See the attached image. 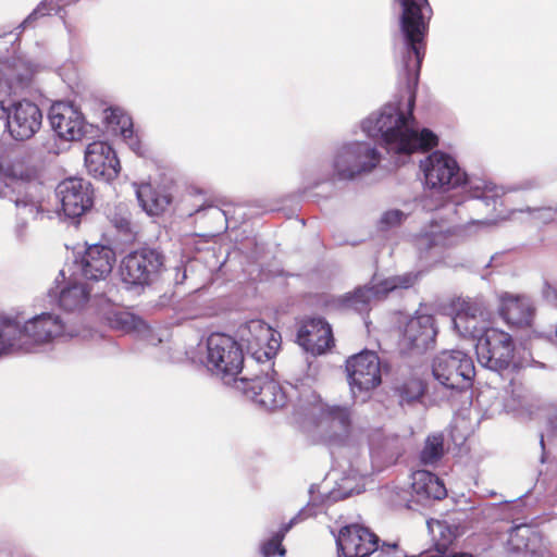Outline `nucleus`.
<instances>
[{
  "mask_svg": "<svg viewBox=\"0 0 557 557\" xmlns=\"http://www.w3.org/2000/svg\"><path fill=\"white\" fill-rule=\"evenodd\" d=\"M201 212H207L209 216L215 220H226L225 213L218 207L214 206H208V207H201L198 210H196V214H200Z\"/></svg>",
  "mask_w": 557,
  "mask_h": 557,
  "instance_id": "nucleus-45",
  "label": "nucleus"
},
{
  "mask_svg": "<svg viewBox=\"0 0 557 557\" xmlns=\"http://www.w3.org/2000/svg\"><path fill=\"white\" fill-rule=\"evenodd\" d=\"M377 543L379 537L360 524L345 525L336 537L339 557H368L377 550Z\"/></svg>",
  "mask_w": 557,
  "mask_h": 557,
  "instance_id": "nucleus-18",
  "label": "nucleus"
},
{
  "mask_svg": "<svg viewBox=\"0 0 557 557\" xmlns=\"http://www.w3.org/2000/svg\"><path fill=\"white\" fill-rule=\"evenodd\" d=\"M432 373L447 389L470 386L475 375L472 358L461 350H443L433 360Z\"/></svg>",
  "mask_w": 557,
  "mask_h": 557,
  "instance_id": "nucleus-8",
  "label": "nucleus"
},
{
  "mask_svg": "<svg viewBox=\"0 0 557 557\" xmlns=\"http://www.w3.org/2000/svg\"><path fill=\"white\" fill-rule=\"evenodd\" d=\"M61 0H44L20 25V28H25L30 25L39 16L49 15L52 12H58L61 8Z\"/></svg>",
  "mask_w": 557,
  "mask_h": 557,
  "instance_id": "nucleus-36",
  "label": "nucleus"
},
{
  "mask_svg": "<svg viewBox=\"0 0 557 557\" xmlns=\"http://www.w3.org/2000/svg\"><path fill=\"white\" fill-rule=\"evenodd\" d=\"M356 471H357V473H358L360 476H363V475H366V474H367L366 469H364V470H362V469H359V468H358Z\"/></svg>",
  "mask_w": 557,
  "mask_h": 557,
  "instance_id": "nucleus-50",
  "label": "nucleus"
},
{
  "mask_svg": "<svg viewBox=\"0 0 557 557\" xmlns=\"http://www.w3.org/2000/svg\"><path fill=\"white\" fill-rule=\"evenodd\" d=\"M536 185H537L536 182L532 181V182H529L528 185L521 186L520 188H532V187H534Z\"/></svg>",
  "mask_w": 557,
  "mask_h": 557,
  "instance_id": "nucleus-49",
  "label": "nucleus"
},
{
  "mask_svg": "<svg viewBox=\"0 0 557 557\" xmlns=\"http://www.w3.org/2000/svg\"><path fill=\"white\" fill-rule=\"evenodd\" d=\"M11 92L12 86L9 85L8 81L0 78V119L5 117L8 107L10 106V102H13Z\"/></svg>",
  "mask_w": 557,
  "mask_h": 557,
  "instance_id": "nucleus-40",
  "label": "nucleus"
},
{
  "mask_svg": "<svg viewBox=\"0 0 557 557\" xmlns=\"http://www.w3.org/2000/svg\"><path fill=\"white\" fill-rule=\"evenodd\" d=\"M447 557H473V556L471 554H469V553L460 552V553L450 554Z\"/></svg>",
  "mask_w": 557,
  "mask_h": 557,
  "instance_id": "nucleus-47",
  "label": "nucleus"
},
{
  "mask_svg": "<svg viewBox=\"0 0 557 557\" xmlns=\"http://www.w3.org/2000/svg\"><path fill=\"white\" fill-rule=\"evenodd\" d=\"M380 161V152L370 143H346L334 153L332 160L333 177L338 181H354L371 173Z\"/></svg>",
  "mask_w": 557,
  "mask_h": 557,
  "instance_id": "nucleus-5",
  "label": "nucleus"
},
{
  "mask_svg": "<svg viewBox=\"0 0 557 557\" xmlns=\"http://www.w3.org/2000/svg\"><path fill=\"white\" fill-rule=\"evenodd\" d=\"M492 317V311L482 298H468L458 304L451 322L460 336L479 341L493 329L490 326Z\"/></svg>",
  "mask_w": 557,
  "mask_h": 557,
  "instance_id": "nucleus-12",
  "label": "nucleus"
},
{
  "mask_svg": "<svg viewBox=\"0 0 557 557\" xmlns=\"http://www.w3.org/2000/svg\"><path fill=\"white\" fill-rule=\"evenodd\" d=\"M129 145H131L133 150L138 152L139 144L137 141H132Z\"/></svg>",
  "mask_w": 557,
  "mask_h": 557,
  "instance_id": "nucleus-48",
  "label": "nucleus"
},
{
  "mask_svg": "<svg viewBox=\"0 0 557 557\" xmlns=\"http://www.w3.org/2000/svg\"><path fill=\"white\" fill-rule=\"evenodd\" d=\"M115 263L114 251L103 245H91L75 261L74 275L79 274L88 281L106 280Z\"/></svg>",
  "mask_w": 557,
  "mask_h": 557,
  "instance_id": "nucleus-17",
  "label": "nucleus"
},
{
  "mask_svg": "<svg viewBox=\"0 0 557 557\" xmlns=\"http://www.w3.org/2000/svg\"><path fill=\"white\" fill-rule=\"evenodd\" d=\"M49 122L57 135L65 140H79L85 134L87 125L84 116L70 102L58 101L50 107Z\"/></svg>",
  "mask_w": 557,
  "mask_h": 557,
  "instance_id": "nucleus-19",
  "label": "nucleus"
},
{
  "mask_svg": "<svg viewBox=\"0 0 557 557\" xmlns=\"http://www.w3.org/2000/svg\"><path fill=\"white\" fill-rule=\"evenodd\" d=\"M42 124L39 107L29 100L10 102L5 115V127L9 135L17 141L34 137Z\"/></svg>",
  "mask_w": 557,
  "mask_h": 557,
  "instance_id": "nucleus-13",
  "label": "nucleus"
},
{
  "mask_svg": "<svg viewBox=\"0 0 557 557\" xmlns=\"http://www.w3.org/2000/svg\"><path fill=\"white\" fill-rule=\"evenodd\" d=\"M63 336H74L58 314L44 312L21 323L0 318V356L13 351H30L28 343H48Z\"/></svg>",
  "mask_w": 557,
  "mask_h": 557,
  "instance_id": "nucleus-3",
  "label": "nucleus"
},
{
  "mask_svg": "<svg viewBox=\"0 0 557 557\" xmlns=\"http://www.w3.org/2000/svg\"><path fill=\"white\" fill-rule=\"evenodd\" d=\"M0 147V198L14 203L17 214L24 221L36 219L40 211V200L28 191L38 171L24 154L5 157Z\"/></svg>",
  "mask_w": 557,
  "mask_h": 557,
  "instance_id": "nucleus-2",
  "label": "nucleus"
},
{
  "mask_svg": "<svg viewBox=\"0 0 557 557\" xmlns=\"http://www.w3.org/2000/svg\"><path fill=\"white\" fill-rule=\"evenodd\" d=\"M498 219H505L504 216H502L500 214H496L495 216L493 218H485V219H470L468 222H467V226L466 228L469 230L470 226H473V225H476V226H480V227H487V226H491L493 225Z\"/></svg>",
  "mask_w": 557,
  "mask_h": 557,
  "instance_id": "nucleus-44",
  "label": "nucleus"
},
{
  "mask_svg": "<svg viewBox=\"0 0 557 557\" xmlns=\"http://www.w3.org/2000/svg\"><path fill=\"white\" fill-rule=\"evenodd\" d=\"M541 461L544 462V453L542 454Z\"/></svg>",
  "mask_w": 557,
  "mask_h": 557,
  "instance_id": "nucleus-52",
  "label": "nucleus"
},
{
  "mask_svg": "<svg viewBox=\"0 0 557 557\" xmlns=\"http://www.w3.org/2000/svg\"><path fill=\"white\" fill-rule=\"evenodd\" d=\"M397 548L396 544H384L381 548L380 555H389L391 553H394Z\"/></svg>",
  "mask_w": 557,
  "mask_h": 557,
  "instance_id": "nucleus-46",
  "label": "nucleus"
},
{
  "mask_svg": "<svg viewBox=\"0 0 557 557\" xmlns=\"http://www.w3.org/2000/svg\"><path fill=\"white\" fill-rule=\"evenodd\" d=\"M508 547L511 552H528L531 557H545L548 548L542 535L529 525H517L511 529L508 537Z\"/></svg>",
  "mask_w": 557,
  "mask_h": 557,
  "instance_id": "nucleus-26",
  "label": "nucleus"
},
{
  "mask_svg": "<svg viewBox=\"0 0 557 557\" xmlns=\"http://www.w3.org/2000/svg\"><path fill=\"white\" fill-rule=\"evenodd\" d=\"M312 437L331 446L349 443L352 413L348 406L320 404Z\"/></svg>",
  "mask_w": 557,
  "mask_h": 557,
  "instance_id": "nucleus-6",
  "label": "nucleus"
},
{
  "mask_svg": "<svg viewBox=\"0 0 557 557\" xmlns=\"http://www.w3.org/2000/svg\"><path fill=\"white\" fill-rule=\"evenodd\" d=\"M423 394V387L420 381H410L401 389V399L412 401L418 399Z\"/></svg>",
  "mask_w": 557,
  "mask_h": 557,
  "instance_id": "nucleus-42",
  "label": "nucleus"
},
{
  "mask_svg": "<svg viewBox=\"0 0 557 557\" xmlns=\"http://www.w3.org/2000/svg\"><path fill=\"white\" fill-rule=\"evenodd\" d=\"M471 189V199L461 206V209L474 211L485 209L486 212H495L497 206L502 205L499 188L496 186L476 184Z\"/></svg>",
  "mask_w": 557,
  "mask_h": 557,
  "instance_id": "nucleus-28",
  "label": "nucleus"
},
{
  "mask_svg": "<svg viewBox=\"0 0 557 557\" xmlns=\"http://www.w3.org/2000/svg\"><path fill=\"white\" fill-rule=\"evenodd\" d=\"M406 215L398 209L388 210L381 216L380 223L383 228L395 227L399 225Z\"/></svg>",
  "mask_w": 557,
  "mask_h": 557,
  "instance_id": "nucleus-41",
  "label": "nucleus"
},
{
  "mask_svg": "<svg viewBox=\"0 0 557 557\" xmlns=\"http://www.w3.org/2000/svg\"><path fill=\"white\" fill-rule=\"evenodd\" d=\"M207 369L225 386L240 389L244 384V351L240 344L225 333H212L207 338Z\"/></svg>",
  "mask_w": 557,
  "mask_h": 557,
  "instance_id": "nucleus-4",
  "label": "nucleus"
},
{
  "mask_svg": "<svg viewBox=\"0 0 557 557\" xmlns=\"http://www.w3.org/2000/svg\"><path fill=\"white\" fill-rule=\"evenodd\" d=\"M540 444L542 446V449L544 450V436L541 435Z\"/></svg>",
  "mask_w": 557,
  "mask_h": 557,
  "instance_id": "nucleus-51",
  "label": "nucleus"
},
{
  "mask_svg": "<svg viewBox=\"0 0 557 557\" xmlns=\"http://www.w3.org/2000/svg\"><path fill=\"white\" fill-rule=\"evenodd\" d=\"M421 557H434V556H421Z\"/></svg>",
  "mask_w": 557,
  "mask_h": 557,
  "instance_id": "nucleus-53",
  "label": "nucleus"
},
{
  "mask_svg": "<svg viewBox=\"0 0 557 557\" xmlns=\"http://www.w3.org/2000/svg\"><path fill=\"white\" fill-rule=\"evenodd\" d=\"M143 324V321L128 312H117L114 314L112 325L124 332H129Z\"/></svg>",
  "mask_w": 557,
  "mask_h": 557,
  "instance_id": "nucleus-37",
  "label": "nucleus"
},
{
  "mask_svg": "<svg viewBox=\"0 0 557 557\" xmlns=\"http://www.w3.org/2000/svg\"><path fill=\"white\" fill-rule=\"evenodd\" d=\"M108 219L115 230L124 235L126 239L133 237V225L131 222V213L125 205L115 206L108 212Z\"/></svg>",
  "mask_w": 557,
  "mask_h": 557,
  "instance_id": "nucleus-33",
  "label": "nucleus"
},
{
  "mask_svg": "<svg viewBox=\"0 0 557 557\" xmlns=\"http://www.w3.org/2000/svg\"><path fill=\"white\" fill-rule=\"evenodd\" d=\"M55 193L69 219H78L92 207L91 184L83 178L70 177L62 181L58 184Z\"/></svg>",
  "mask_w": 557,
  "mask_h": 557,
  "instance_id": "nucleus-16",
  "label": "nucleus"
},
{
  "mask_svg": "<svg viewBox=\"0 0 557 557\" xmlns=\"http://www.w3.org/2000/svg\"><path fill=\"white\" fill-rule=\"evenodd\" d=\"M281 347V335L260 319L246 320V369L257 364L271 368V360Z\"/></svg>",
  "mask_w": 557,
  "mask_h": 557,
  "instance_id": "nucleus-9",
  "label": "nucleus"
},
{
  "mask_svg": "<svg viewBox=\"0 0 557 557\" xmlns=\"http://www.w3.org/2000/svg\"><path fill=\"white\" fill-rule=\"evenodd\" d=\"M361 490L358 488L357 485L351 484V480L349 478H344L338 488L330 492L327 499L331 502H337L346 497H349L354 493L359 494Z\"/></svg>",
  "mask_w": 557,
  "mask_h": 557,
  "instance_id": "nucleus-38",
  "label": "nucleus"
},
{
  "mask_svg": "<svg viewBox=\"0 0 557 557\" xmlns=\"http://www.w3.org/2000/svg\"><path fill=\"white\" fill-rule=\"evenodd\" d=\"M412 492L418 502L426 499H443L447 495V490L443 481L435 474L419 470L412 474Z\"/></svg>",
  "mask_w": 557,
  "mask_h": 557,
  "instance_id": "nucleus-27",
  "label": "nucleus"
},
{
  "mask_svg": "<svg viewBox=\"0 0 557 557\" xmlns=\"http://www.w3.org/2000/svg\"><path fill=\"white\" fill-rule=\"evenodd\" d=\"M139 205L149 215H159L171 203V197L163 190L154 189L150 184H143L136 190Z\"/></svg>",
  "mask_w": 557,
  "mask_h": 557,
  "instance_id": "nucleus-29",
  "label": "nucleus"
},
{
  "mask_svg": "<svg viewBox=\"0 0 557 557\" xmlns=\"http://www.w3.org/2000/svg\"><path fill=\"white\" fill-rule=\"evenodd\" d=\"M85 165L90 175L104 181L114 180L120 172V161L115 152L103 141H94L87 146Z\"/></svg>",
  "mask_w": 557,
  "mask_h": 557,
  "instance_id": "nucleus-20",
  "label": "nucleus"
},
{
  "mask_svg": "<svg viewBox=\"0 0 557 557\" xmlns=\"http://www.w3.org/2000/svg\"><path fill=\"white\" fill-rule=\"evenodd\" d=\"M454 234L449 227L435 223L429 230L418 236L417 245L420 250H429L437 247H447L454 243Z\"/></svg>",
  "mask_w": 557,
  "mask_h": 557,
  "instance_id": "nucleus-30",
  "label": "nucleus"
},
{
  "mask_svg": "<svg viewBox=\"0 0 557 557\" xmlns=\"http://www.w3.org/2000/svg\"><path fill=\"white\" fill-rule=\"evenodd\" d=\"M13 72L8 74L4 81H8L9 85L13 88L24 87L26 86L33 76V69L28 65L23 66L22 71H16V69H13Z\"/></svg>",
  "mask_w": 557,
  "mask_h": 557,
  "instance_id": "nucleus-39",
  "label": "nucleus"
},
{
  "mask_svg": "<svg viewBox=\"0 0 557 557\" xmlns=\"http://www.w3.org/2000/svg\"><path fill=\"white\" fill-rule=\"evenodd\" d=\"M443 437L440 435L429 436L421 451V461L424 465H433L443 456Z\"/></svg>",
  "mask_w": 557,
  "mask_h": 557,
  "instance_id": "nucleus-35",
  "label": "nucleus"
},
{
  "mask_svg": "<svg viewBox=\"0 0 557 557\" xmlns=\"http://www.w3.org/2000/svg\"><path fill=\"white\" fill-rule=\"evenodd\" d=\"M403 7L400 17V53L401 69L399 77L405 79L409 92L408 113L398 104H385L379 113L370 116H412L414 106V88L418 84L420 66L424 57V36L431 17V7L428 0H399Z\"/></svg>",
  "mask_w": 557,
  "mask_h": 557,
  "instance_id": "nucleus-1",
  "label": "nucleus"
},
{
  "mask_svg": "<svg viewBox=\"0 0 557 557\" xmlns=\"http://www.w3.org/2000/svg\"><path fill=\"white\" fill-rule=\"evenodd\" d=\"M436 333L433 315L417 314L407 321L401 344L408 350L422 352L434 343Z\"/></svg>",
  "mask_w": 557,
  "mask_h": 557,
  "instance_id": "nucleus-22",
  "label": "nucleus"
},
{
  "mask_svg": "<svg viewBox=\"0 0 557 557\" xmlns=\"http://www.w3.org/2000/svg\"><path fill=\"white\" fill-rule=\"evenodd\" d=\"M426 524L438 553H444L458 535V528L446 521L430 519Z\"/></svg>",
  "mask_w": 557,
  "mask_h": 557,
  "instance_id": "nucleus-32",
  "label": "nucleus"
},
{
  "mask_svg": "<svg viewBox=\"0 0 557 557\" xmlns=\"http://www.w3.org/2000/svg\"><path fill=\"white\" fill-rule=\"evenodd\" d=\"M499 315L512 327H527L532 324L534 307L527 296L504 293L499 296Z\"/></svg>",
  "mask_w": 557,
  "mask_h": 557,
  "instance_id": "nucleus-23",
  "label": "nucleus"
},
{
  "mask_svg": "<svg viewBox=\"0 0 557 557\" xmlns=\"http://www.w3.org/2000/svg\"><path fill=\"white\" fill-rule=\"evenodd\" d=\"M527 210L533 219L544 223L553 221L556 216V209L553 207L528 208Z\"/></svg>",
  "mask_w": 557,
  "mask_h": 557,
  "instance_id": "nucleus-43",
  "label": "nucleus"
},
{
  "mask_svg": "<svg viewBox=\"0 0 557 557\" xmlns=\"http://www.w3.org/2000/svg\"><path fill=\"white\" fill-rule=\"evenodd\" d=\"M268 370L267 368L262 369V374L255 379L246 377V398H250L255 405L261 408L274 410L285 405L286 397L281 386L269 380Z\"/></svg>",
  "mask_w": 557,
  "mask_h": 557,
  "instance_id": "nucleus-21",
  "label": "nucleus"
},
{
  "mask_svg": "<svg viewBox=\"0 0 557 557\" xmlns=\"http://www.w3.org/2000/svg\"><path fill=\"white\" fill-rule=\"evenodd\" d=\"M306 510L299 511L295 517H293L288 523L283 524L278 531H276L270 539L265 540L260 547V552L262 557H274L281 556L284 557L286 554V549L282 545V542L287 534V532L299 521L304 520V515Z\"/></svg>",
  "mask_w": 557,
  "mask_h": 557,
  "instance_id": "nucleus-31",
  "label": "nucleus"
},
{
  "mask_svg": "<svg viewBox=\"0 0 557 557\" xmlns=\"http://www.w3.org/2000/svg\"><path fill=\"white\" fill-rule=\"evenodd\" d=\"M107 120L115 132L119 131L125 139L133 140V121L128 114L121 109H111Z\"/></svg>",
  "mask_w": 557,
  "mask_h": 557,
  "instance_id": "nucleus-34",
  "label": "nucleus"
},
{
  "mask_svg": "<svg viewBox=\"0 0 557 557\" xmlns=\"http://www.w3.org/2000/svg\"><path fill=\"white\" fill-rule=\"evenodd\" d=\"M421 166L425 184L430 188L448 190L466 182V174L461 172L456 160L444 152H433L421 163Z\"/></svg>",
  "mask_w": 557,
  "mask_h": 557,
  "instance_id": "nucleus-15",
  "label": "nucleus"
},
{
  "mask_svg": "<svg viewBox=\"0 0 557 557\" xmlns=\"http://www.w3.org/2000/svg\"><path fill=\"white\" fill-rule=\"evenodd\" d=\"M346 372L354 397H357V393L369 392L381 383L380 360L371 350H363L348 358Z\"/></svg>",
  "mask_w": 557,
  "mask_h": 557,
  "instance_id": "nucleus-14",
  "label": "nucleus"
},
{
  "mask_svg": "<svg viewBox=\"0 0 557 557\" xmlns=\"http://www.w3.org/2000/svg\"><path fill=\"white\" fill-rule=\"evenodd\" d=\"M479 363L492 371L503 372L519 367L515 357V343L510 334L497 327L491 329L475 345Z\"/></svg>",
  "mask_w": 557,
  "mask_h": 557,
  "instance_id": "nucleus-7",
  "label": "nucleus"
},
{
  "mask_svg": "<svg viewBox=\"0 0 557 557\" xmlns=\"http://www.w3.org/2000/svg\"><path fill=\"white\" fill-rule=\"evenodd\" d=\"M63 284L58 287V290L51 289L50 296L58 299V305L61 309L69 312H76L83 310L90 300V289L86 283L79 282L76 275L65 281L64 272L59 274Z\"/></svg>",
  "mask_w": 557,
  "mask_h": 557,
  "instance_id": "nucleus-25",
  "label": "nucleus"
},
{
  "mask_svg": "<svg viewBox=\"0 0 557 557\" xmlns=\"http://www.w3.org/2000/svg\"><path fill=\"white\" fill-rule=\"evenodd\" d=\"M298 342L313 355L324 354L333 344L332 329L321 318L310 319L299 330Z\"/></svg>",
  "mask_w": 557,
  "mask_h": 557,
  "instance_id": "nucleus-24",
  "label": "nucleus"
},
{
  "mask_svg": "<svg viewBox=\"0 0 557 557\" xmlns=\"http://www.w3.org/2000/svg\"><path fill=\"white\" fill-rule=\"evenodd\" d=\"M164 268V256L154 248H140L126 255L120 267L124 283L146 286L158 280Z\"/></svg>",
  "mask_w": 557,
  "mask_h": 557,
  "instance_id": "nucleus-10",
  "label": "nucleus"
},
{
  "mask_svg": "<svg viewBox=\"0 0 557 557\" xmlns=\"http://www.w3.org/2000/svg\"><path fill=\"white\" fill-rule=\"evenodd\" d=\"M418 278L419 274L413 272L391 276L383 281L374 278L369 285L358 287L345 295L344 305L358 312L368 311L372 304L385 299L389 293L398 288L407 289L413 286Z\"/></svg>",
  "mask_w": 557,
  "mask_h": 557,
  "instance_id": "nucleus-11",
  "label": "nucleus"
}]
</instances>
